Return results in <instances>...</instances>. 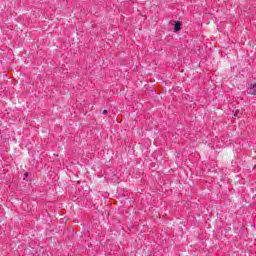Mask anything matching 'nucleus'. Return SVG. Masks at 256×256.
Returning <instances> with one entry per match:
<instances>
[{
  "mask_svg": "<svg viewBox=\"0 0 256 256\" xmlns=\"http://www.w3.org/2000/svg\"><path fill=\"white\" fill-rule=\"evenodd\" d=\"M25 177H29V173L26 172V173H25Z\"/></svg>",
  "mask_w": 256,
  "mask_h": 256,
  "instance_id": "4",
  "label": "nucleus"
},
{
  "mask_svg": "<svg viewBox=\"0 0 256 256\" xmlns=\"http://www.w3.org/2000/svg\"><path fill=\"white\" fill-rule=\"evenodd\" d=\"M248 93L249 95H256V83L250 85Z\"/></svg>",
  "mask_w": 256,
  "mask_h": 256,
  "instance_id": "2",
  "label": "nucleus"
},
{
  "mask_svg": "<svg viewBox=\"0 0 256 256\" xmlns=\"http://www.w3.org/2000/svg\"><path fill=\"white\" fill-rule=\"evenodd\" d=\"M102 115H107V110H103Z\"/></svg>",
  "mask_w": 256,
  "mask_h": 256,
  "instance_id": "3",
  "label": "nucleus"
},
{
  "mask_svg": "<svg viewBox=\"0 0 256 256\" xmlns=\"http://www.w3.org/2000/svg\"><path fill=\"white\" fill-rule=\"evenodd\" d=\"M183 26V23H181V21H177L174 24V31L175 33L181 31V27Z\"/></svg>",
  "mask_w": 256,
  "mask_h": 256,
  "instance_id": "1",
  "label": "nucleus"
}]
</instances>
